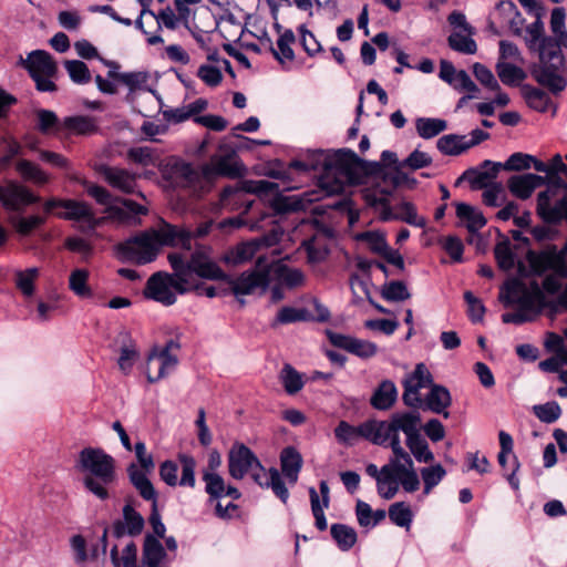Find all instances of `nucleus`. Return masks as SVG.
I'll use <instances>...</instances> for the list:
<instances>
[{"label":"nucleus","mask_w":567,"mask_h":567,"mask_svg":"<svg viewBox=\"0 0 567 567\" xmlns=\"http://www.w3.org/2000/svg\"><path fill=\"white\" fill-rule=\"evenodd\" d=\"M522 95L530 109L540 113L548 111L553 105L546 92L528 84L522 86Z\"/></svg>","instance_id":"obj_42"},{"label":"nucleus","mask_w":567,"mask_h":567,"mask_svg":"<svg viewBox=\"0 0 567 567\" xmlns=\"http://www.w3.org/2000/svg\"><path fill=\"white\" fill-rule=\"evenodd\" d=\"M400 432L406 437V446L417 462L430 463L434 454L430 451L426 440L421 434V414L417 411H401L390 415L385 433V446L393 451L395 442L402 446Z\"/></svg>","instance_id":"obj_7"},{"label":"nucleus","mask_w":567,"mask_h":567,"mask_svg":"<svg viewBox=\"0 0 567 567\" xmlns=\"http://www.w3.org/2000/svg\"><path fill=\"white\" fill-rule=\"evenodd\" d=\"M545 184V177L536 174L513 175L508 178L509 192L519 199H527L534 190Z\"/></svg>","instance_id":"obj_29"},{"label":"nucleus","mask_w":567,"mask_h":567,"mask_svg":"<svg viewBox=\"0 0 567 567\" xmlns=\"http://www.w3.org/2000/svg\"><path fill=\"white\" fill-rule=\"evenodd\" d=\"M228 473L235 480H243L254 467L259 466L255 453L244 443L236 442L227 455Z\"/></svg>","instance_id":"obj_20"},{"label":"nucleus","mask_w":567,"mask_h":567,"mask_svg":"<svg viewBox=\"0 0 567 567\" xmlns=\"http://www.w3.org/2000/svg\"><path fill=\"white\" fill-rule=\"evenodd\" d=\"M64 68L70 79L76 84H86L91 81V73L87 65L80 60H66Z\"/></svg>","instance_id":"obj_57"},{"label":"nucleus","mask_w":567,"mask_h":567,"mask_svg":"<svg viewBox=\"0 0 567 567\" xmlns=\"http://www.w3.org/2000/svg\"><path fill=\"white\" fill-rule=\"evenodd\" d=\"M75 467L83 477L84 487L104 501L109 498L107 486L116 478L114 458L99 447H84L76 460Z\"/></svg>","instance_id":"obj_6"},{"label":"nucleus","mask_w":567,"mask_h":567,"mask_svg":"<svg viewBox=\"0 0 567 567\" xmlns=\"http://www.w3.org/2000/svg\"><path fill=\"white\" fill-rule=\"evenodd\" d=\"M302 463V456L295 447L287 446L281 451V471L290 484L293 485L297 483Z\"/></svg>","instance_id":"obj_35"},{"label":"nucleus","mask_w":567,"mask_h":567,"mask_svg":"<svg viewBox=\"0 0 567 567\" xmlns=\"http://www.w3.org/2000/svg\"><path fill=\"white\" fill-rule=\"evenodd\" d=\"M38 130L42 134H60L63 133L62 121L59 120L58 115L50 110H38Z\"/></svg>","instance_id":"obj_50"},{"label":"nucleus","mask_w":567,"mask_h":567,"mask_svg":"<svg viewBox=\"0 0 567 567\" xmlns=\"http://www.w3.org/2000/svg\"><path fill=\"white\" fill-rule=\"evenodd\" d=\"M168 261L173 269V275L166 272L153 274L146 282L144 297L164 306H172L176 301L175 291H177V252L168 255Z\"/></svg>","instance_id":"obj_16"},{"label":"nucleus","mask_w":567,"mask_h":567,"mask_svg":"<svg viewBox=\"0 0 567 567\" xmlns=\"http://www.w3.org/2000/svg\"><path fill=\"white\" fill-rule=\"evenodd\" d=\"M280 382L288 394H296L303 388V377L292 365L285 364L279 374Z\"/></svg>","instance_id":"obj_51"},{"label":"nucleus","mask_w":567,"mask_h":567,"mask_svg":"<svg viewBox=\"0 0 567 567\" xmlns=\"http://www.w3.org/2000/svg\"><path fill=\"white\" fill-rule=\"evenodd\" d=\"M100 173L110 186L123 193H134L136 187V174L121 167L103 165Z\"/></svg>","instance_id":"obj_28"},{"label":"nucleus","mask_w":567,"mask_h":567,"mask_svg":"<svg viewBox=\"0 0 567 567\" xmlns=\"http://www.w3.org/2000/svg\"><path fill=\"white\" fill-rule=\"evenodd\" d=\"M392 194V189L386 187L377 188V189H367L364 192V199L369 206L372 207H381L382 208V219L390 220L392 219V212L389 205L388 197Z\"/></svg>","instance_id":"obj_44"},{"label":"nucleus","mask_w":567,"mask_h":567,"mask_svg":"<svg viewBox=\"0 0 567 567\" xmlns=\"http://www.w3.org/2000/svg\"><path fill=\"white\" fill-rule=\"evenodd\" d=\"M330 532L332 538L341 550H349L357 542V532L348 525L333 524L331 525Z\"/></svg>","instance_id":"obj_52"},{"label":"nucleus","mask_w":567,"mask_h":567,"mask_svg":"<svg viewBox=\"0 0 567 567\" xmlns=\"http://www.w3.org/2000/svg\"><path fill=\"white\" fill-rule=\"evenodd\" d=\"M382 473L384 476L377 482L378 494L384 499H392L399 492V484L393 467H391V460L382 466Z\"/></svg>","instance_id":"obj_45"},{"label":"nucleus","mask_w":567,"mask_h":567,"mask_svg":"<svg viewBox=\"0 0 567 567\" xmlns=\"http://www.w3.org/2000/svg\"><path fill=\"white\" fill-rule=\"evenodd\" d=\"M301 247L305 249L307 259L310 264L321 262L329 254L327 236L323 234H316L312 237L305 239Z\"/></svg>","instance_id":"obj_38"},{"label":"nucleus","mask_w":567,"mask_h":567,"mask_svg":"<svg viewBox=\"0 0 567 567\" xmlns=\"http://www.w3.org/2000/svg\"><path fill=\"white\" fill-rule=\"evenodd\" d=\"M456 216L466 223V228L471 234L476 233L486 225V219L482 212L465 203L456 205Z\"/></svg>","instance_id":"obj_40"},{"label":"nucleus","mask_w":567,"mask_h":567,"mask_svg":"<svg viewBox=\"0 0 567 567\" xmlns=\"http://www.w3.org/2000/svg\"><path fill=\"white\" fill-rule=\"evenodd\" d=\"M40 276V269L37 267L14 271V284L17 289L25 297L30 298L35 292V281Z\"/></svg>","instance_id":"obj_43"},{"label":"nucleus","mask_w":567,"mask_h":567,"mask_svg":"<svg viewBox=\"0 0 567 567\" xmlns=\"http://www.w3.org/2000/svg\"><path fill=\"white\" fill-rule=\"evenodd\" d=\"M391 467H393L398 484L402 485L408 493H413L420 487V480L414 468L413 460L410 454L395 442L393 446V457Z\"/></svg>","instance_id":"obj_19"},{"label":"nucleus","mask_w":567,"mask_h":567,"mask_svg":"<svg viewBox=\"0 0 567 567\" xmlns=\"http://www.w3.org/2000/svg\"><path fill=\"white\" fill-rule=\"evenodd\" d=\"M213 221L207 220L198 225L195 229L179 227V295L190 290L197 291L198 295H205L209 298L216 296H227L229 292H225L227 289L225 281L218 286H204L195 282L194 276L200 278V276L190 267L192 256L196 251V243L193 246V240L206 236L212 227ZM202 279H204L202 277Z\"/></svg>","instance_id":"obj_5"},{"label":"nucleus","mask_w":567,"mask_h":567,"mask_svg":"<svg viewBox=\"0 0 567 567\" xmlns=\"http://www.w3.org/2000/svg\"><path fill=\"white\" fill-rule=\"evenodd\" d=\"M182 464V476L179 477V486L195 487L196 485V461L193 456L179 455Z\"/></svg>","instance_id":"obj_64"},{"label":"nucleus","mask_w":567,"mask_h":567,"mask_svg":"<svg viewBox=\"0 0 567 567\" xmlns=\"http://www.w3.org/2000/svg\"><path fill=\"white\" fill-rule=\"evenodd\" d=\"M202 480L205 483V492L210 503L223 501L225 497H229L233 501L241 497L239 489L230 484H226L219 473H203Z\"/></svg>","instance_id":"obj_25"},{"label":"nucleus","mask_w":567,"mask_h":567,"mask_svg":"<svg viewBox=\"0 0 567 567\" xmlns=\"http://www.w3.org/2000/svg\"><path fill=\"white\" fill-rule=\"evenodd\" d=\"M389 518L394 525L410 529L413 520V513L408 504L404 502H396L391 504L389 507Z\"/></svg>","instance_id":"obj_53"},{"label":"nucleus","mask_w":567,"mask_h":567,"mask_svg":"<svg viewBox=\"0 0 567 567\" xmlns=\"http://www.w3.org/2000/svg\"><path fill=\"white\" fill-rule=\"evenodd\" d=\"M534 414L544 423H554L561 415V409L556 401L533 406Z\"/></svg>","instance_id":"obj_60"},{"label":"nucleus","mask_w":567,"mask_h":567,"mask_svg":"<svg viewBox=\"0 0 567 567\" xmlns=\"http://www.w3.org/2000/svg\"><path fill=\"white\" fill-rule=\"evenodd\" d=\"M176 346L174 340H169L164 347L155 346L150 351L145 365L148 382H157L174 370L177 359L171 354V350Z\"/></svg>","instance_id":"obj_17"},{"label":"nucleus","mask_w":567,"mask_h":567,"mask_svg":"<svg viewBox=\"0 0 567 567\" xmlns=\"http://www.w3.org/2000/svg\"><path fill=\"white\" fill-rule=\"evenodd\" d=\"M482 200L486 206L499 207L506 202V193L502 183L483 188Z\"/></svg>","instance_id":"obj_61"},{"label":"nucleus","mask_w":567,"mask_h":567,"mask_svg":"<svg viewBox=\"0 0 567 567\" xmlns=\"http://www.w3.org/2000/svg\"><path fill=\"white\" fill-rule=\"evenodd\" d=\"M327 337L332 346L343 349L361 359H369L377 354L375 343L351 336L327 331Z\"/></svg>","instance_id":"obj_22"},{"label":"nucleus","mask_w":567,"mask_h":567,"mask_svg":"<svg viewBox=\"0 0 567 567\" xmlns=\"http://www.w3.org/2000/svg\"><path fill=\"white\" fill-rule=\"evenodd\" d=\"M18 171L25 179L32 181L39 185H43L49 181V176L45 172L29 161L19 162Z\"/></svg>","instance_id":"obj_63"},{"label":"nucleus","mask_w":567,"mask_h":567,"mask_svg":"<svg viewBox=\"0 0 567 567\" xmlns=\"http://www.w3.org/2000/svg\"><path fill=\"white\" fill-rule=\"evenodd\" d=\"M381 296L388 301H404L411 297V293L403 281L394 280L383 286Z\"/></svg>","instance_id":"obj_59"},{"label":"nucleus","mask_w":567,"mask_h":567,"mask_svg":"<svg viewBox=\"0 0 567 567\" xmlns=\"http://www.w3.org/2000/svg\"><path fill=\"white\" fill-rule=\"evenodd\" d=\"M147 473L148 472L134 463L127 467L130 481L138 491L140 495L146 501H155L156 492L147 477Z\"/></svg>","instance_id":"obj_36"},{"label":"nucleus","mask_w":567,"mask_h":567,"mask_svg":"<svg viewBox=\"0 0 567 567\" xmlns=\"http://www.w3.org/2000/svg\"><path fill=\"white\" fill-rule=\"evenodd\" d=\"M110 557L115 567H168L165 548L161 540L151 534L144 537L141 564H137V547L134 542L125 545L121 556H118L117 546H113Z\"/></svg>","instance_id":"obj_9"},{"label":"nucleus","mask_w":567,"mask_h":567,"mask_svg":"<svg viewBox=\"0 0 567 567\" xmlns=\"http://www.w3.org/2000/svg\"><path fill=\"white\" fill-rule=\"evenodd\" d=\"M433 383V377L424 363H417L412 373L405 375L402 381L403 385V403L412 409H417L423 405V400L420 394V390L426 386H431Z\"/></svg>","instance_id":"obj_18"},{"label":"nucleus","mask_w":567,"mask_h":567,"mask_svg":"<svg viewBox=\"0 0 567 567\" xmlns=\"http://www.w3.org/2000/svg\"><path fill=\"white\" fill-rule=\"evenodd\" d=\"M21 65L28 70L31 78L35 75H55L58 66L50 53L43 50L32 51L27 59H20Z\"/></svg>","instance_id":"obj_26"},{"label":"nucleus","mask_w":567,"mask_h":567,"mask_svg":"<svg viewBox=\"0 0 567 567\" xmlns=\"http://www.w3.org/2000/svg\"><path fill=\"white\" fill-rule=\"evenodd\" d=\"M446 472L441 464L421 470L422 480L424 482V493L429 494L433 487L440 484Z\"/></svg>","instance_id":"obj_62"},{"label":"nucleus","mask_w":567,"mask_h":567,"mask_svg":"<svg viewBox=\"0 0 567 567\" xmlns=\"http://www.w3.org/2000/svg\"><path fill=\"white\" fill-rule=\"evenodd\" d=\"M394 218L416 227L425 225L424 218L417 216L415 206L410 202H402L396 206V214H392V219Z\"/></svg>","instance_id":"obj_58"},{"label":"nucleus","mask_w":567,"mask_h":567,"mask_svg":"<svg viewBox=\"0 0 567 567\" xmlns=\"http://www.w3.org/2000/svg\"><path fill=\"white\" fill-rule=\"evenodd\" d=\"M520 37L524 39L527 48L533 52H537L540 58L543 39L546 37L544 35V23L539 16L536 17V20L533 23L528 24L526 29L523 30V35Z\"/></svg>","instance_id":"obj_46"},{"label":"nucleus","mask_w":567,"mask_h":567,"mask_svg":"<svg viewBox=\"0 0 567 567\" xmlns=\"http://www.w3.org/2000/svg\"><path fill=\"white\" fill-rule=\"evenodd\" d=\"M109 76L118 80L130 89V92L126 95V101L130 102L143 116L146 117L148 115L144 110L138 107L141 104H147L152 109L159 107V97L154 91L146 89L148 80L146 72H126L116 74L113 71H110Z\"/></svg>","instance_id":"obj_15"},{"label":"nucleus","mask_w":567,"mask_h":567,"mask_svg":"<svg viewBox=\"0 0 567 567\" xmlns=\"http://www.w3.org/2000/svg\"><path fill=\"white\" fill-rule=\"evenodd\" d=\"M537 213L545 221H558L560 219V200L551 206L547 192L539 193L537 196Z\"/></svg>","instance_id":"obj_54"},{"label":"nucleus","mask_w":567,"mask_h":567,"mask_svg":"<svg viewBox=\"0 0 567 567\" xmlns=\"http://www.w3.org/2000/svg\"><path fill=\"white\" fill-rule=\"evenodd\" d=\"M447 42L452 50L463 54H474L477 51L475 40L468 34L452 32L447 38Z\"/></svg>","instance_id":"obj_56"},{"label":"nucleus","mask_w":567,"mask_h":567,"mask_svg":"<svg viewBox=\"0 0 567 567\" xmlns=\"http://www.w3.org/2000/svg\"><path fill=\"white\" fill-rule=\"evenodd\" d=\"M494 255L497 265L502 270L508 271L515 267L516 259L508 239H504L496 244Z\"/></svg>","instance_id":"obj_55"},{"label":"nucleus","mask_w":567,"mask_h":567,"mask_svg":"<svg viewBox=\"0 0 567 567\" xmlns=\"http://www.w3.org/2000/svg\"><path fill=\"white\" fill-rule=\"evenodd\" d=\"M176 239V227L159 219L156 226L120 243L116 246V251L123 260L146 265L157 258L163 247L174 246Z\"/></svg>","instance_id":"obj_4"},{"label":"nucleus","mask_w":567,"mask_h":567,"mask_svg":"<svg viewBox=\"0 0 567 567\" xmlns=\"http://www.w3.org/2000/svg\"><path fill=\"white\" fill-rule=\"evenodd\" d=\"M502 168V163L486 159L478 169H468L465 174L471 176L470 183L473 189H482L496 183L495 178Z\"/></svg>","instance_id":"obj_32"},{"label":"nucleus","mask_w":567,"mask_h":567,"mask_svg":"<svg viewBox=\"0 0 567 567\" xmlns=\"http://www.w3.org/2000/svg\"><path fill=\"white\" fill-rule=\"evenodd\" d=\"M499 300L505 306L517 305L518 309L530 313L534 318L539 312L544 293L537 280L533 279L527 287L518 279H509L499 292Z\"/></svg>","instance_id":"obj_10"},{"label":"nucleus","mask_w":567,"mask_h":567,"mask_svg":"<svg viewBox=\"0 0 567 567\" xmlns=\"http://www.w3.org/2000/svg\"><path fill=\"white\" fill-rule=\"evenodd\" d=\"M114 344L118 347L117 365L124 375H128L136 361L140 359V350L135 340L127 330H121L115 337Z\"/></svg>","instance_id":"obj_24"},{"label":"nucleus","mask_w":567,"mask_h":567,"mask_svg":"<svg viewBox=\"0 0 567 567\" xmlns=\"http://www.w3.org/2000/svg\"><path fill=\"white\" fill-rule=\"evenodd\" d=\"M278 189V184L266 179L243 181L235 186H226L219 196V207L228 210H239L244 208L247 213L252 202L247 198V194L258 196L268 195Z\"/></svg>","instance_id":"obj_11"},{"label":"nucleus","mask_w":567,"mask_h":567,"mask_svg":"<svg viewBox=\"0 0 567 567\" xmlns=\"http://www.w3.org/2000/svg\"><path fill=\"white\" fill-rule=\"evenodd\" d=\"M526 259L530 275L542 276L548 270H555L560 277H567V243L560 250H557L555 246H550L540 252L529 250ZM559 299L567 307V284Z\"/></svg>","instance_id":"obj_13"},{"label":"nucleus","mask_w":567,"mask_h":567,"mask_svg":"<svg viewBox=\"0 0 567 567\" xmlns=\"http://www.w3.org/2000/svg\"><path fill=\"white\" fill-rule=\"evenodd\" d=\"M452 404V396L447 388L444 385L432 383L430 391L423 400L421 408L427 409L436 414L449 417L447 408Z\"/></svg>","instance_id":"obj_31"},{"label":"nucleus","mask_w":567,"mask_h":567,"mask_svg":"<svg viewBox=\"0 0 567 567\" xmlns=\"http://www.w3.org/2000/svg\"><path fill=\"white\" fill-rule=\"evenodd\" d=\"M386 421L375 419L368 420L357 426L347 421H340L334 429L337 441L344 445H353L359 439H364L372 444L385 446Z\"/></svg>","instance_id":"obj_14"},{"label":"nucleus","mask_w":567,"mask_h":567,"mask_svg":"<svg viewBox=\"0 0 567 567\" xmlns=\"http://www.w3.org/2000/svg\"><path fill=\"white\" fill-rule=\"evenodd\" d=\"M28 188L19 185L0 187V202L10 210H18L20 207L38 202Z\"/></svg>","instance_id":"obj_30"},{"label":"nucleus","mask_w":567,"mask_h":567,"mask_svg":"<svg viewBox=\"0 0 567 567\" xmlns=\"http://www.w3.org/2000/svg\"><path fill=\"white\" fill-rule=\"evenodd\" d=\"M147 213L146 207L140 205L131 199H124L121 204L114 202L105 208V219L116 221L118 224L137 225L140 224V215Z\"/></svg>","instance_id":"obj_23"},{"label":"nucleus","mask_w":567,"mask_h":567,"mask_svg":"<svg viewBox=\"0 0 567 567\" xmlns=\"http://www.w3.org/2000/svg\"><path fill=\"white\" fill-rule=\"evenodd\" d=\"M54 208H62L63 212L56 213V216L75 223V228L82 233L94 231L102 223L103 218H97L90 205L75 199H49L44 204V209L51 212Z\"/></svg>","instance_id":"obj_12"},{"label":"nucleus","mask_w":567,"mask_h":567,"mask_svg":"<svg viewBox=\"0 0 567 567\" xmlns=\"http://www.w3.org/2000/svg\"><path fill=\"white\" fill-rule=\"evenodd\" d=\"M89 277L90 272L86 269H74L69 277L70 290L80 298H91L93 291L87 285Z\"/></svg>","instance_id":"obj_48"},{"label":"nucleus","mask_w":567,"mask_h":567,"mask_svg":"<svg viewBox=\"0 0 567 567\" xmlns=\"http://www.w3.org/2000/svg\"><path fill=\"white\" fill-rule=\"evenodd\" d=\"M417 134L425 140L437 136L447 128V122L442 118L420 117L415 122Z\"/></svg>","instance_id":"obj_49"},{"label":"nucleus","mask_w":567,"mask_h":567,"mask_svg":"<svg viewBox=\"0 0 567 567\" xmlns=\"http://www.w3.org/2000/svg\"><path fill=\"white\" fill-rule=\"evenodd\" d=\"M496 10L507 20L511 30L517 37L523 35L524 19L517 7L512 1H501L496 6Z\"/></svg>","instance_id":"obj_47"},{"label":"nucleus","mask_w":567,"mask_h":567,"mask_svg":"<svg viewBox=\"0 0 567 567\" xmlns=\"http://www.w3.org/2000/svg\"><path fill=\"white\" fill-rule=\"evenodd\" d=\"M144 518L131 505L126 504L123 507V519L114 522L112 527L113 536L121 538L124 535L136 536L140 535L144 528Z\"/></svg>","instance_id":"obj_27"},{"label":"nucleus","mask_w":567,"mask_h":567,"mask_svg":"<svg viewBox=\"0 0 567 567\" xmlns=\"http://www.w3.org/2000/svg\"><path fill=\"white\" fill-rule=\"evenodd\" d=\"M63 133L92 135L99 131L96 118L89 115L66 116L62 120Z\"/></svg>","instance_id":"obj_34"},{"label":"nucleus","mask_w":567,"mask_h":567,"mask_svg":"<svg viewBox=\"0 0 567 567\" xmlns=\"http://www.w3.org/2000/svg\"><path fill=\"white\" fill-rule=\"evenodd\" d=\"M495 69L501 82L507 86H517L527 78L520 66L509 62L497 61Z\"/></svg>","instance_id":"obj_41"},{"label":"nucleus","mask_w":567,"mask_h":567,"mask_svg":"<svg viewBox=\"0 0 567 567\" xmlns=\"http://www.w3.org/2000/svg\"><path fill=\"white\" fill-rule=\"evenodd\" d=\"M555 37L543 39L540 48V65L533 71L535 80L550 90L560 93L567 85L566 79L559 73L565 65L561 48L567 49V31L554 33Z\"/></svg>","instance_id":"obj_8"},{"label":"nucleus","mask_w":567,"mask_h":567,"mask_svg":"<svg viewBox=\"0 0 567 567\" xmlns=\"http://www.w3.org/2000/svg\"><path fill=\"white\" fill-rule=\"evenodd\" d=\"M279 188L271 194L270 207L276 215L299 212L306 209V200L300 195H279Z\"/></svg>","instance_id":"obj_37"},{"label":"nucleus","mask_w":567,"mask_h":567,"mask_svg":"<svg viewBox=\"0 0 567 567\" xmlns=\"http://www.w3.org/2000/svg\"><path fill=\"white\" fill-rule=\"evenodd\" d=\"M190 267L203 278L225 281L227 289L224 291L234 295L241 305L245 303V300L240 297L251 295L257 290L265 292L270 284V264L265 256L257 257L255 268L233 278L212 260L207 246H199L192 256Z\"/></svg>","instance_id":"obj_1"},{"label":"nucleus","mask_w":567,"mask_h":567,"mask_svg":"<svg viewBox=\"0 0 567 567\" xmlns=\"http://www.w3.org/2000/svg\"><path fill=\"white\" fill-rule=\"evenodd\" d=\"M398 400V389L393 381L383 380L374 390L370 404L379 411L390 410Z\"/></svg>","instance_id":"obj_33"},{"label":"nucleus","mask_w":567,"mask_h":567,"mask_svg":"<svg viewBox=\"0 0 567 567\" xmlns=\"http://www.w3.org/2000/svg\"><path fill=\"white\" fill-rule=\"evenodd\" d=\"M282 235L281 230L272 229L270 235L264 236L259 240L241 243L229 249L223 257L227 265L237 266L254 258L262 244L267 247L277 244Z\"/></svg>","instance_id":"obj_21"},{"label":"nucleus","mask_w":567,"mask_h":567,"mask_svg":"<svg viewBox=\"0 0 567 567\" xmlns=\"http://www.w3.org/2000/svg\"><path fill=\"white\" fill-rule=\"evenodd\" d=\"M244 172V166L233 155H215L209 163L198 166L179 161V203L182 193L199 198L209 192L216 177L237 178Z\"/></svg>","instance_id":"obj_3"},{"label":"nucleus","mask_w":567,"mask_h":567,"mask_svg":"<svg viewBox=\"0 0 567 567\" xmlns=\"http://www.w3.org/2000/svg\"><path fill=\"white\" fill-rule=\"evenodd\" d=\"M309 171L326 174L323 187L328 193H340L346 185L357 184L360 179L363 161L349 148H340L332 153L321 150L309 151L306 158Z\"/></svg>","instance_id":"obj_2"},{"label":"nucleus","mask_w":567,"mask_h":567,"mask_svg":"<svg viewBox=\"0 0 567 567\" xmlns=\"http://www.w3.org/2000/svg\"><path fill=\"white\" fill-rule=\"evenodd\" d=\"M437 150L447 156H458L468 150L467 136L458 134H446L436 142Z\"/></svg>","instance_id":"obj_39"}]
</instances>
